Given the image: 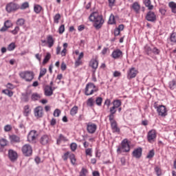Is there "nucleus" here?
<instances>
[{"instance_id": "f257e3e1", "label": "nucleus", "mask_w": 176, "mask_h": 176, "mask_svg": "<svg viewBox=\"0 0 176 176\" xmlns=\"http://www.w3.org/2000/svg\"><path fill=\"white\" fill-rule=\"evenodd\" d=\"M89 19V21L94 23V27H95L96 30H100V28L102 27V24H104V19H102V16L99 14L97 12H92Z\"/></svg>"}, {"instance_id": "f03ea898", "label": "nucleus", "mask_w": 176, "mask_h": 176, "mask_svg": "<svg viewBox=\"0 0 176 176\" xmlns=\"http://www.w3.org/2000/svg\"><path fill=\"white\" fill-rule=\"evenodd\" d=\"M19 75L21 79H23L25 82H32V80H34V78H35V74H34V72L30 70L21 72Z\"/></svg>"}, {"instance_id": "7ed1b4c3", "label": "nucleus", "mask_w": 176, "mask_h": 176, "mask_svg": "<svg viewBox=\"0 0 176 176\" xmlns=\"http://www.w3.org/2000/svg\"><path fill=\"white\" fill-rule=\"evenodd\" d=\"M130 152V144L129 143V140L127 139H124L121 144L118 146L117 148L118 153H123Z\"/></svg>"}, {"instance_id": "20e7f679", "label": "nucleus", "mask_w": 176, "mask_h": 176, "mask_svg": "<svg viewBox=\"0 0 176 176\" xmlns=\"http://www.w3.org/2000/svg\"><path fill=\"white\" fill-rule=\"evenodd\" d=\"M112 104L113 107H110L109 109L110 114L109 116H115V113H116L118 108L122 107V100L119 99L114 100Z\"/></svg>"}, {"instance_id": "39448f33", "label": "nucleus", "mask_w": 176, "mask_h": 176, "mask_svg": "<svg viewBox=\"0 0 176 176\" xmlns=\"http://www.w3.org/2000/svg\"><path fill=\"white\" fill-rule=\"evenodd\" d=\"M154 108L157 109L158 116L162 118H166L167 116V108L164 105H157V102L154 103Z\"/></svg>"}, {"instance_id": "423d86ee", "label": "nucleus", "mask_w": 176, "mask_h": 176, "mask_svg": "<svg viewBox=\"0 0 176 176\" xmlns=\"http://www.w3.org/2000/svg\"><path fill=\"white\" fill-rule=\"evenodd\" d=\"M113 133H120V129L118 127V122L115 120V116H108Z\"/></svg>"}, {"instance_id": "0eeeda50", "label": "nucleus", "mask_w": 176, "mask_h": 176, "mask_svg": "<svg viewBox=\"0 0 176 176\" xmlns=\"http://www.w3.org/2000/svg\"><path fill=\"white\" fill-rule=\"evenodd\" d=\"M21 152L23 156L30 157V156H32V146L29 144H24L21 147Z\"/></svg>"}, {"instance_id": "6e6552de", "label": "nucleus", "mask_w": 176, "mask_h": 176, "mask_svg": "<svg viewBox=\"0 0 176 176\" xmlns=\"http://www.w3.org/2000/svg\"><path fill=\"white\" fill-rule=\"evenodd\" d=\"M96 91H98V88L93 83H88L85 87V96H91Z\"/></svg>"}, {"instance_id": "1a4fd4ad", "label": "nucleus", "mask_w": 176, "mask_h": 176, "mask_svg": "<svg viewBox=\"0 0 176 176\" xmlns=\"http://www.w3.org/2000/svg\"><path fill=\"white\" fill-rule=\"evenodd\" d=\"M157 138V133H156V130L151 129L147 133V141L149 144H153L156 142V138Z\"/></svg>"}, {"instance_id": "9d476101", "label": "nucleus", "mask_w": 176, "mask_h": 176, "mask_svg": "<svg viewBox=\"0 0 176 176\" xmlns=\"http://www.w3.org/2000/svg\"><path fill=\"white\" fill-rule=\"evenodd\" d=\"M98 56H95L92 58L89 62V67L93 69V73L96 74V71L98 68Z\"/></svg>"}, {"instance_id": "9b49d317", "label": "nucleus", "mask_w": 176, "mask_h": 176, "mask_svg": "<svg viewBox=\"0 0 176 176\" xmlns=\"http://www.w3.org/2000/svg\"><path fill=\"white\" fill-rule=\"evenodd\" d=\"M34 115L36 119H41L45 116V111L42 106H38L34 109Z\"/></svg>"}, {"instance_id": "f8f14e48", "label": "nucleus", "mask_w": 176, "mask_h": 176, "mask_svg": "<svg viewBox=\"0 0 176 176\" xmlns=\"http://www.w3.org/2000/svg\"><path fill=\"white\" fill-rule=\"evenodd\" d=\"M20 9V6H19L16 3L10 2L6 5V10H7L8 13H12V12H16Z\"/></svg>"}, {"instance_id": "ddd939ff", "label": "nucleus", "mask_w": 176, "mask_h": 176, "mask_svg": "<svg viewBox=\"0 0 176 176\" xmlns=\"http://www.w3.org/2000/svg\"><path fill=\"white\" fill-rule=\"evenodd\" d=\"M67 47H68V43H63V49L61 51V47L60 45H58L56 50V54H60L61 57H65L67 56Z\"/></svg>"}, {"instance_id": "4468645a", "label": "nucleus", "mask_w": 176, "mask_h": 176, "mask_svg": "<svg viewBox=\"0 0 176 176\" xmlns=\"http://www.w3.org/2000/svg\"><path fill=\"white\" fill-rule=\"evenodd\" d=\"M38 139V131L36 130H32L28 135V141L29 142H36Z\"/></svg>"}, {"instance_id": "2eb2a0df", "label": "nucleus", "mask_w": 176, "mask_h": 176, "mask_svg": "<svg viewBox=\"0 0 176 176\" xmlns=\"http://www.w3.org/2000/svg\"><path fill=\"white\" fill-rule=\"evenodd\" d=\"M138 75V70L135 67H131L127 71V79H134Z\"/></svg>"}, {"instance_id": "dca6fc26", "label": "nucleus", "mask_w": 176, "mask_h": 176, "mask_svg": "<svg viewBox=\"0 0 176 176\" xmlns=\"http://www.w3.org/2000/svg\"><path fill=\"white\" fill-rule=\"evenodd\" d=\"M19 157L17 152L13 149L8 150V158L11 162H16Z\"/></svg>"}, {"instance_id": "f3484780", "label": "nucleus", "mask_w": 176, "mask_h": 176, "mask_svg": "<svg viewBox=\"0 0 176 176\" xmlns=\"http://www.w3.org/2000/svg\"><path fill=\"white\" fill-rule=\"evenodd\" d=\"M97 130V124L93 123V122H89L87 124V131L89 134H94Z\"/></svg>"}, {"instance_id": "a211bd4d", "label": "nucleus", "mask_w": 176, "mask_h": 176, "mask_svg": "<svg viewBox=\"0 0 176 176\" xmlns=\"http://www.w3.org/2000/svg\"><path fill=\"white\" fill-rule=\"evenodd\" d=\"M13 27V23H12V21L10 20H7L4 22L3 27H2L0 29L1 32H6L9 28H12Z\"/></svg>"}, {"instance_id": "6ab92c4d", "label": "nucleus", "mask_w": 176, "mask_h": 176, "mask_svg": "<svg viewBox=\"0 0 176 176\" xmlns=\"http://www.w3.org/2000/svg\"><path fill=\"white\" fill-rule=\"evenodd\" d=\"M146 20L151 23H155L156 21V14L154 12L149 11L146 15Z\"/></svg>"}, {"instance_id": "aec40b11", "label": "nucleus", "mask_w": 176, "mask_h": 176, "mask_svg": "<svg viewBox=\"0 0 176 176\" xmlns=\"http://www.w3.org/2000/svg\"><path fill=\"white\" fill-rule=\"evenodd\" d=\"M111 57L115 60L122 58L123 57V52L119 49L115 50L111 54Z\"/></svg>"}, {"instance_id": "412c9836", "label": "nucleus", "mask_w": 176, "mask_h": 176, "mask_svg": "<svg viewBox=\"0 0 176 176\" xmlns=\"http://www.w3.org/2000/svg\"><path fill=\"white\" fill-rule=\"evenodd\" d=\"M132 155L133 157H135L136 159H140L141 156H142V148L139 147L138 148H135L133 153Z\"/></svg>"}, {"instance_id": "4be33fe9", "label": "nucleus", "mask_w": 176, "mask_h": 176, "mask_svg": "<svg viewBox=\"0 0 176 176\" xmlns=\"http://www.w3.org/2000/svg\"><path fill=\"white\" fill-rule=\"evenodd\" d=\"M50 136L47 135H43V136H41V138H40V143L42 145H47V144L49 142H50Z\"/></svg>"}, {"instance_id": "5701e85b", "label": "nucleus", "mask_w": 176, "mask_h": 176, "mask_svg": "<svg viewBox=\"0 0 176 176\" xmlns=\"http://www.w3.org/2000/svg\"><path fill=\"white\" fill-rule=\"evenodd\" d=\"M9 140L11 144H19L21 142V139L17 135H9Z\"/></svg>"}, {"instance_id": "b1692460", "label": "nucleus", "mask_w": 176, "mask_h": 176, "mask_svg": "<svg viewBox=\"0 0 176 176\" xmlns=\"http://www.w3.org/2000/svg\"><path fill=\"white\" fill-rule=\"evenodd\" d=\"M45 96L47 97H50V96H53V89L52 86L47 85L44 89Z\"/></svg>"}, {"instance_id": "393cba45", "label": "nucleus", "mask_w": 176, "mask_h": 176, "mask_svg": "<svg viewBox=\"0 0 176 176\" xmlns=\"http://www.w3.org/2000/svg\"><path fill=\"white\" fill-rule=\"evenodd\" d=\"M131 8L137 14L140 13V10L141 9V6H140V3L138 2H135L132 4Z\"/></svg>"}, {"instance_id": "a878e982", "label": "nucleus", "mask_w": 176, "mask_h": 176, "mask_svg": "<svg viewBox=\"0 0 176 176\" xmlns=\"http://www.w3.org/2000/svg\"><path fill=\"white\" fill-rule=\"evenodd\" d=\"M63 141V142H67V141H68V139H67V138L64 136L63 134H60L58 138H57L56 144L58 145H60L61 144V142Z\"/></svg>"}, {"instance_id": "bb28decb", "label": "nucleus", "mask_w": 176, "mask_h": 176, "mask_svg": "<svg viewBox=\"0 0 176 176\" xmlns=\"http://www.w3.org/2000/svg\"><path fill=\"white\" fill-rule=\"evenodd\" d=\"M30 113H31V109L30 108V105H25L23 107V115L24 116H30Z\"/></svg>"}, {"instance_id": "cd10ccee", "label": "nucleus", "mask_w": 176, "mask_h": 176, "mask_svg": "<svg viewBox=\"0 0 176 176\" xmlns=\"http://www.w3.org/2000/svg\"><path fill=\"white\" fill-rule=\"evenodd\" d=\"M47 42L48 44V47H53V45H54V39H53V36H47Z\"/></svg>"}, {"instance_id": "c85d7f7f", "label": "nucleus", "mask_w": 176, "mask_h": 176, "mask_svg": "<svg viewBox=\"0 0 176 176\" xmlns=\"http://www.w3.org/2000/svg\"><path fill=\"white\" fill-rule=\"evenodd\" d=\"M152 50L153 47L150 45H146L144 46V52L147 56H152Z\"/></svg>"}, {"instance_id": "c756f323", "label": "nucleus", "mask_w": 176, "mask_h": 176, "mask_svg": "<svg viewBox=\"0 0 176 176\" xmlns=\"http://www.w3.org/2000/svg\"><path fill=\"white\" fill-rule=\"evenodd\" d=\"M108 23L111 25L113 24H116V16H115L113 14H111L110 15Z\"/></svg>"}, {"instance_id": "7c9ffc66", "label": "nucleus", "mask_w": 176, "mask_h": 176, "mask_svg": "<svg viewBox=\"0 0 176 176\" xmlns=\"http://www.w3.org/2000/svg\"><path fill=\"white\" fill-rule=\"evenodd\" d=\"M78 111H79V107H78V106L73 107L70 110L71 116H75V115L78 113Z\"/></svg>"}, {"instance_id": "2f4dec72", "label": "nucleus", "mask_w": 176, "mask_h": 176, "mask_svg": "<svg viewBox=\"0 0 176 176\" xmlns=\"http://www.w3.org/2000/svg\"><path fill=\"white\" fill-rule=\"evenodd\" d=\"M169 8H170L173 13H176V3L174 1L169 2Z\"/></svg>"}, {"instance_id": "473e14b6", "label": "nucleus", "mask_w": 176, "mask_h": 176, "mask_svg": "<svg viewBox=\"0 0 176 176\" xmlns=\"http://www.w3.org/2000/svg\"><path fill=\"white\" fill-rule=\"evenodd\" d=\"M69 158L70 159V162L73 166H75L76 164V158L75 157V154L70 153L69 155Z\"/></svg>"}, {"instance_id": "72a5a7b5", "label": "nucleus", "mask_w": 176, "mask_h": 176, "mask_svg": "<svg viewBox=\"0 0 176 176\" xmlns=\"http://www.w3.org/2000/svg\"><path fill=\"white\" fill-rule=\"evenodd\" d=\"M3 94H6V96H8V97H13V91L9 90L8 89H3L2 90Z\"/></svg>"}, {"instance_id": "f704fd0d", "label": "nucleus", "mask_w": 176, "mask_h": 176, "mask_svg": "<svg viewBox=\"0 0 176 176\" xmlns=\"http://www.w3.org/2000/svg\"><path fill=\"white\" fill-rule=\"evenodd\" d=\"M144 5L148 8V10H152L153 9V6L151 3V0H144Z\"/></svg>"}, {"instance_id": "c9c22d12", "label": "nucleus", "mask_w": 176, "mask_h": 176, "mask_svg": "<svg viewBox=\"0 0 176 176\" xmlns=\"http://www.w3.org/2000/svg\"><path fill=\"white\" fill-rule=\"evenodd\" d=\"M51 58L52 55L50 53L47 52L43 61V65H45V64H47V63H49V60H50Z\"/></svg>"}, {"instance_id": "e433bc0d", "label": "nucleus", "mask_w": 176, "mask_h": 176, "mask_svg": "<svg viewBox=\"0 0 176 176\" xmlns=\"http://www.w3.org/2000/svg\"><path fill=\"white\" fill-rule=\"evenodd\" d=\"M87 174H89V170L83 167L79 173V176H87Z\"/></svg>"}, {"instance_id": "4c0bfd02", "label": "nucleus", "mask_w": 176, "mask_h": 176, "mask_svg": "<svg viewBox=\"0 0 176 176\" xmlns=\"http://www.w3.org/2000/svg\"><path fill=\"white\" fill-rule=\"evenodd\" d=\"M34 10L36 14H38L41 12H42V6L40 5L36 4L34 7Z\"/></svg>"}, {"instance_id": "58836bf2", "label": "nucleus", "mask_w": 176, "mask_h": 176, "mask_svg": "<svg viewBox=\"0 0 176 176\" xmlns=\"http://www.w3.org/2000/svg\"><path fill=\"white\" fill-rule=\"evenodd\" d=\"M24 24H25V19L23 18L19 19L16 21V25H18L19 27H23Z\"/></svg>"}, {"instance_id": "ea45409f", "label": "nucleus", "mask_w": 176, "mask_h": 176, "mask_svg": "<svg viewBox=\"0 0 176 176\" xmlns=\"http://www.w3.org/2000/svg\"><path fill=\"white\" fill-rule=\"evenodd\" d=\"M60 19H61V14L58 13L56 14L55 16H54V23L55 24H58Z\"/></svg>"}, {"instance_id": "a19ab883", "label": "nucleus", "mask_w": 176, "mask_h": 176, "mask_svg": "<svg viewBox=\"0 0 176 176\" xmlns=\"http://www.w3.org/2000/svg\"><path fill=\"white\" fill-rule=\"evenodd\" d=\"M32 101H38V100H41V95L38 94L34 93L32 95L31 97Z\"/></svg>"}, {"instance_id": "79ce46f5", "label": "nucleus", "mask_w": 176, "mask_h": 176, "mask_svg": "<svg viewBox=\"0 0 176 176\" xmlns=\"http://www.w3.org/2000/svg\"><path fill=\"white\" fill-rule=\"evenodd\" d=\"M87 107H94V98H90L87 100Z\"/></svg>"}, {"instance_id": "37998d69", "label": "nucleus", "mask_w": 176, "mask_h": 176, "mask_svg": "<svg viewBox=\"0 0 176 176\" xmlns=\"http://www.w3.org/2000/svg\"><path fill=\"white\" fill-rule=\"evenodd\" d=\"M46 72H47V69H46V68L41 69L38 79H41V78L45 76V75H46Z\"/></svg>"}, {"instance_id": "c03bdc74", "label": "nucleus", "mask_w": 176, "mask_h": 176, "mask_svg": "<svg viewBox=\"0 0 176 176\" xmlns=\"http://www.w3.org/2000/svg\"><path fill=\"white\" fill-rule=\"evenodd\" d=\"M170 41L172 43H176V32H173L170 34Z\"/></svg>"}, {"instance_id": "a18cd8bd", "label": "nucleus", "mask_w": 176, "mask_h": 176, "mask_svg": "<svg viewBox=\"0 0 176 176\" xmlns=\"http://www.w3.org/2000/svg\"><path fill=\"white\" fill-rule=\"evenodd\" d=\"M28 8H30V3L28 2H24L23 3L21 4V6H19V9L21 10H24L25 9H27Z\"/></svg>"}, {"instance_id": "49530a36", "label": "nucleus", "mask_w": 176, "mask_h": 176, "mask_svg": "<svg viewBox=\"0 0 176 176\" xmlns=\"http://www.w3.org/2000/svg\"><path fill=\"white\" fill-rule=\"evenodd\" d=\"M175 85H176L175 80H173L169 82V88L170 89V90H174L175 89Z\"/></svg>"}, {"instance_id": "de8ad7c7", "label": "nucleus", "mask_w": 176, "mask_h": 176, "mask_svg": "<svg viewBox=\"0 0 176 176\" xmlns=\"http://www.w3.org/2000/svg\"><path fill=\"white\" fill-rule=\"evenodd\" d=\"M70 149L72 152H75L78 149V144L75 142L72 143L70 144Z\"/></svg>"}, {"instance_id": "09e8293b", "label": "nucleus", "mask_w": 176, "mask_h": 176, "mask_svg": "<svg viewBox=\"0 0 176 176\" xmlns=\"http://www.w3.org/2000/svg\"><path fill=\"white\" fill-rule=\"evenodd\" d=\"M155 156V150H151L146 155V159H152Z\"/></svg>"}, {"instance_id": "8fccbe9b", "label": "nucleus", "mask_w": 176, "mask_h": 176, "mask_svg": "<svg viewBox=\"0 0 176 176\" xmlns=\"http://www.w3.org/2000/svg\"><path fill=\"white\" fill-rule=\"evenodd\" d=\"M80 65H83V60H79L78 59H76L74 63V67L75 68H78Z\"/></svg>"}, {"instance_id": "3c124183", "label": "nucleus", "mask_w": 176, "mask_h": 176, "mask_svg": "<svg viewBox=\"0 0 176 176\" xmlns=\"http://www.w3.org/2000/svg\"><path fill=\"white\" fill-rule=\"evenodd\" d=\"M96 104L98 107H101V105H102V98L101 97L96 98Z\"/></svg>"}, {"instance_id": "603ef678", "label": "nucleus", "mask_w": 176, "mask_h": 176, "mask_svg": "<svg viewBox=\"0 0 176 176\" xmlns=\"http://www.w3.org/2000/svg\"><path fill=\"white\" fill-rule=\"evenodd\" d=\"M65 32V25H61L58 28V34H60V35H61V34H64Z\"/></svg>"}, {"instance_id": "864d4df0", "label": "nucleus", "mask_w": 176, "mask_h": 176, "mask_svg": "<svg viewBox=\"0 0 176 176\" xmlns=\"http://www.w3.org/2000/svg\"><path fill=\"white\" fill-rule=\"evenodd\" d=\"M93 149L92 148H87L85 150V154L87 156H89V157H91L93 156Z\"/></svg>"}, {"instance_id": "5fc2aeb1", "label": "nucleus", "mask_w": 176, "mask_h": 176, "mask_svg": "<svg viewBox=\"0 0 176 176\" xmlns=\"http://www.w3.org/2000/svg\"><path fill=\"white\" fill-rule=\"evenodd\" d=\"M70 154L71 153H69V151H67L64 153V155L62 156V159L64 160V162H67V160H68Z\"/></svg>"}, {"instance_id": "6e6d98bb", "label": "nucleus", "mask_w": 176, "mask_h": 176, "mask_svg": "<svg viewBox=\"0 0 176 176\" xmlns=\"http://www.w3.org/2000/svg\"><path fill=\"white\" fill-rule=\"evenodd\" d=\"M14 49H16V44L14 43H11L8 47V50L10 52L14 50Z\"/></svg>"}, {"instance_id": "4d7b16f0", "label": "nucleus", "mask_w": 176, "mask_h": 176, "mask_svg": "<svg viewBox=\"0 0 176 176\" xmlns=\"http://www.w3.org/2000/svg\"><path fill=\"white\" fill-rule=\"evenodd\" d=\"M0 145L1 146H6L8 145V140H6V139H1L0 140Z\"/></svg>"}, {"instance_id": "13d9d810", "label": "nucleus", "mask_w": 176, "mask_h": 176, "mask_svg": "<svg viewBox=\"0 0 176 176\" xmlns=\"http://www.w3.org/2000/svg\"><path fill=\"white\" fill-rule=\"evenodd\" d=\"M19 31H20V28L19 26H16L14 29L11 31V34L13 35H17V34H19Z\"/></svg>"}, {"instance_id": "bf43d9fd", "label": "nucleus", "mask_w": 176, "mask_h": 176, "mask_svg": "<svg viewBox=\"0 0 176 176\" xmlns=\"http://www.w3.org/2000/svg\"><path fill=\"white\" fill-rule=\"evenodd\" d=\"M6 88L8 90H13V89L16 88V86L10 82H8L6 85Z\"/></svg>"}, {"instance_id": "052dcab7", "label": "nucleus", "mask_w": 176, "mask_h": 176, "mask_svg": "<svg viewBox=\"0 0 176 176\" xmlns=\"http://www.w3.org/2000/svg\"><path fill=\"white\" fill-rule=\"evenodd\" d=\"M60 113H61V111H60L58 109H56L54 111V116L55 118H58V116H60Z\"/></svg>"}, {"instance_id": "680f3d73", "label": "nucleus", "mask_w": 176, "mask_h": 176, "mask_svg": "<svg viewBox=\"0 0 176 176\" xmlns=\"http://www.w3.org/2000/svg\"><path fill=\"white\" fill-rule=\"evenodd\" d=\"M155 171L157 174V175H162V169H160V168L159 166H156L155 168Z\"/></svg>"}, {"instance_id": "e2e57ef3", "label": "nucleus", "mask_w": 176, "mask_h": 176, "mask_svg": "<svg viewBox=\"0 0 176 176\" xmlns=\"http://www.w3.org/2000/svg\"><path fill=\"white\" fill-rule=\"evenodd\" d=\"M152 53L153 54L157 55V54H160V50H159V49H157L156 47H153Z\"/></svg>"}, {"instance_id": "0e129e2a", "label": "nucleus", "mask_w": 176, "mask_h": 176, "mask_svg": "<svg viewBox=\"0 0 176 176\" xmlns=\"http://www.w3.org/2000/svg\"><path fill=\"white\" fill-rule=\"evenodd\" d=\"M12 130V126L7 124L4 126V131L6 132L10 131Z\"/></svg>"}, {"instance_id": "69168bd1", "label": "nucleus", "mask_w": 176, "mask_h": 176, "mask_svg": "<svg viewBox=\"0 0 176 176\" xmlns=\"http://www.w3.org/2000/svg\"><path fill=\"white\" fill-rule=\"evenodd\" d=\"M113 76H114V78H118V77H119V76H122V73H120V72H118V71H116V72H114V73H113Z\"/></svg>"}, {"instance_id": "338daca9", "label": "nucleus", "mask_w": 176, "mask_h": 176, "mask_svg": "<svg viewBox=\"0 0 176 176\" xmlns=\"http://www.w3.org/2000/svg\"><path fill=\"white\" fill-rule=\"evenodd\" d=\"M116 0H108L109 8H112L113 5H115V2Z\"/></svg>"}, {"instance_id": "774afa93", "label": "nucleus", "mask_w": 176, "mask_h": 176, "mask_svg": "<svg viewBox=\"0 0 176 176\" xmlns=\"http://www.w3.org/2000/svg\"><path fill=\"white\" fill-rule=\"evenodd\" d=\"M85 57V53L80 52L77 58V60H82V58Z\"/></svg>"}]
</instances>
